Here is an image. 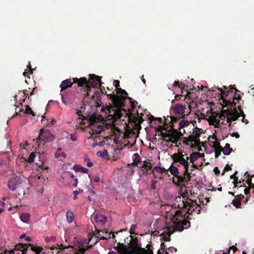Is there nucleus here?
I'll return each instance as SVG.
<instances>
[{"label":"nucleus","instance_id":"11","mask_svg":"<svg viewBox=\"0 0 254 254\" xmlns=\"http://www.w3.org/2000/svg\"><path fill=\"white\" fill-rule=\"evenodd\" d=\"M117 109L114 111V117L116 119L121 120L122 117L123 116H125V117H127L128 118V120H130L131 119V117H132V113L130 112V109H128V112L124 109V108H121V107L124 105H123L121 106L116 107L114 105H113Z\"/></svg>","mask_w":254,"mask_h":254},{"label":"nucleus","instance_id":"26","mask_svg":"<svg viewBox=\"0 0 254 254\" xmlns=\"http://www.w3.org/2000/svg\"><path fill=\"white\" fill-rule=\"evenodd\" d=\"M137 117H135V116H132L131 117V119L128 120L129 122H133L135 124H136L137 122L138 124H141L143 122V120L141 117H139L138 116V113H137Z\"/></svg>","mask_w":254,"mask_h":254},{"label":"nucleus","instance_id":"24","mask_svg":"<svg viewBox=\"0 0 254 254\" xmlns=\"http://www.w3.org/2000/svg\"><path fill=\"white\" fill-rule=\"evenodd\" d=\"M229 116L233 121H235L240 117V115L237 110L235 109L233 112L230 111Z\"/></svg>","mask_w":254,"mask_h":254},{"label":"nucleus","instance_id":"49","mask_svg":"<svg viewBox=\"0 0 254 254\" xmlns=\"http://www.w3.org/2000/svg\"><path fill=\"white\" fill-rule=\"evenodd\" d=\"M181 137L182 136H179L177 138H173V139H171V140H169V142H171L172 143L175 144L176 145H177L178 141L181 138Z\"/></svg>","mask_w":254,"mask_h":254},{"label":"nucleus","instance_id":"1","mask_svg":"<svg viewBox=\"0 0 254 254\" xmlns=\"http://www.w3.org/2000/svg\"><path fill=\"white\" fill-rule=\"evenodd\" d=\"M181 203L177 205L180 210L176 211L173 216V223L174 226L167 227L165 230L160 235L161 239L165 242L170 241V236L176 231L182 232L184 229L190 226V223L185 218L183 211L187 210V214L191 215L193 212H196L197 214L200 213L201 207L198 204L196 200L189 199L188 201L182 200V198L179 197Z\"/></svg>","mask_w":254,"mask_h":254},{"label":"nucleus","instance_id":"5","mask_svg":"<svg viewBox=\"0 0 254 254\" xmlns=\"http://www.w3.org/2000/svg\"><path fill=\"white\" fill-rule=\"evenodd\" d=\"M128 250L131 251L133 254H153L152 250L151 248L152 246L150 244H147L146 246L147 249L142 248L138 243V240L136 237L131 238V241L128 244Z\"/></svg>","mask_w":254,"mask_h":254},{"label":"nucleus","instance_id":"39","mask_svg":"<svg viewBox=\"0 0 254 254\" xmlns=\"http://www.w3.org/2000/svg\"><path fill=\"white\" fill-rule=\"evenodd\" d=\"M216 117L213 115H212L209 117V119H208V122H209V124L211 125H214V122L216 121Z\"/></svg>","mask_w":254,"mask_h":254},{"label":"nucleus","instance_id":"32","mask_svg":"<svg viewBox=\"0 0 254 254\" xmlns=\"http://www.w3.org/2000/svg\"><path fill=\"white\" fill-rule=\"evenodd\" d=\"M230 111L228 110H223L221 111L219 115V118L221 120L225 119L227 116H229Z\"/></svg>","mask_w":254,"mask_h":254},{"label":"nucleus","instance_id":"15","mask_svg":"<svg viewBox=\"0 0 254 254\" xmlns=\"http://www.w3.org/2000/svg\"><path fill=\"white\" fill-rule=\"evenodd\" d=\"M233 90H235L236 91V93H235V96L233 97V102H231L230 100H225L224 99H223V101L224 102V103H225L226 104V105H232L233 104L234 105H236V103H235L234 102L235 100H238V101H240L241 99V97L240 96V94H238L237 93V92H240V91H239L237 89H236V88H234V87H231L229 90L230 92H233Z\"/></svg>","mask_w":254,"mask_h":254},{"label":"nucleus","instance_id":"51","mask_svg":"<svg viewBox=\"0 0 254 254\" xmlns=\"http://www.w3.org/2000/svg\"><path fill=\"white\" fill-rule=\"evenodd\" d=\"M157 183V181L153 180L151 183V187L153 190H155L156 189V184Z\"/></svg>","mask_w":254,"mask_h":254},{"label":"nucleus","instance_id":"30","mask_svg":"<svg viewBox=\"0 0 254 254\" xmlns=\"http://www.w3.org/2000/svg\"><path fill=\"white\" fill-rule=\"evenodd\" d=\"M232 151V149L230 147V145L229 143H226L223 150H222L223 153L225 155H229Z\"/></svg>","mask_w":254,"mask_h":254},{"label":"nucleus","instance_id":"58","mask_svg":"<svg viewBox=\"0 0 254 254\" xmlns=\"http://www.w3.org/2000/svg\"><path fill=\"white\" fill-rule=\"evenodd\" d=\"M233 184H234L235 185V187H237V184H238V177H237V178H235L234 179V181L233 182Z\"/></svg>","mask_w":254,"mask_h":254},{"label":"nucleus","instance_id":"52","mask_svg":"<svg viewBox=\"0 0 254 254\" xmlns=\"http://www.w3.org/2000/svg\"><path fill=\"white\" fill-rule=\"evenodd\" d=\"M235 198H236L238 200H239L240 201H241V200L244 198L245 197L244 195L242 194H238L236 196H235Z\"/></svg>","mask_w":254,"mask_h":254},{"label":"nucleus","instance_id":"35","mask_svg":"<svg viewBox=\"0 0 254 254\" xmlns=\"http://www.w3.org/2000/svg\"><path fill=\"white\" fill-rule=\"evenodd\" d=\"M21 94V96L22 97V98H20L19 99L20 102H21L20 104H22V103H23L25 101V98L27 97L28 95L27 91L26 90H24L22 93L21 92H19L18 94Z\"/></svg>","mask_w":254,"mask_h":254},{"label":"nucleus","instance_id":"22","mask_svg":"<svg viewBox=\"0 0 254 254\" xmlns=\"http://www.w3.org/2000/svg\"><path fill=\"white\" fill-rule=\"evenodd\" d=\"M55 249H57L61 251L65 250L68 249H71V251H73V250H75L74 247L72 246H64L63 244H61L60 245H58V247H51V250H54Z\"/></svg>","mask_w":254,"mask_h":254},{"label":"nucleus","instance_id":"18","mask_svg":"<svg viewBox=\"0 0 254 254\" xmlns=\"http://www.w3.org/2000/svg\"><path fill=\"white\" fill-rule=\"evenodd\" d=\"M73 83L74 82H72L70 79H67L63 81L60 84V87L61 88V91L66 89L68 87H71Z\"/></svg>","mask_w":254,"mask_h":254},{"label":"nucleus","instance_id":"50","mask_svg":"<svg viewBox=\"0 0 254 254\" xmlns=\"http://www.w3.org/2000/svg\"><path fill=\"white\" fill-rule=\"evenodd\" d=\"M232 168L231 166H229L228 164L226 165L224 169V171H223L222 173V175H224L225 172L229 171L230 170H231Z\"/></svg>","mask_w":254,"mask_h":254},{"label":"nucleus","instance_id":"3","mask_svg":"<svg viewBox=\"0 0 254 254\" xmlns=\"http://www.w3.org/2000/svg\"><path fill=\"white\" fill-rule=\"evenodd\" d=\"M73 82L78 84L79 87H84L87 89V92L85 96H89L88 92L91 91V87H96L97 85L101 82V77L95 74H90L89 80H87L85 77H81L80 78H73Z\"/></svg>","mask_w":254,"mask_h":254},{"label":"nucleus","instance_id":"2","mask_svg":"<svg viewBox=\"0 0 254 254\" xmlns=\"http://www.w3.org/2000/svg\"><path fill=\"white\" fill-rule=\"evenodd\" d=\"M114 86L117 88L116 93L117 95L114 94H107L108 98L112 100L113 104L116 107H118L124 105L125 104V100L127 99H128L130 101H131L132 99L131 97L127 96L128 94L125 90L119 87L120 81L117 80H115L114 81Z\"/></svg>","mask_w":254,"mask_h":254},{"label":"nucleus","instance_id":"37","mask_svg":"<svg viewBox=\"0 0 254 254\" xmlns=\"http://www.w3.org/2000/svg\"><path fill=\"white\" fill-rule=\"evenodd\" d=\"M24 113L26 114H31L33 117L35 116V113L32 111V109L28 105L26 106Z\"/></svg>","mask_w":254,"mask_h":254},{"label":"nucleus","instance_id":"57","mask_svg":"<svg viewBox=\"0 0 254 254\" xmlns=\"http://www.w3.org/2000/svg\"><path fill=\"white\" fill-rule=\"evenodd\" d=\"M73 199H76L77 198V195L79 194V191L78 190H74L73 192Z\"/></svg>","mask_w":254,"mask_h":254},{"label":"nucleus","instance_id":"48","mask_svg":"<svg viewBox=\"0 0 254 254\" xmlns=\"http://www.w3.org/2000/svg\"><path fill=\"white\" fill-rule=\"evenodd\" d=\"M131 131L129 130H126L124 133V137L125 138L130 137Z\"/></svg>","mask_w":254,"mask_h":254},{"label":"nucleus","instance_id":"28","mask_svg":"<svg viewBox=\"0 0 254 254\" xmlns=\"http://www.w3.org/2000/svg\"><path fill=\"white\" fill-rule=\"evenodd\" d=\"M66 217L67 221L69 223H71L74 220V216L73 213L70 210H68L66 213Z\"/></svg>","mask_w":254,"mask_h":254},{"label":"nucleus","instance_id":"62","mask_svg":"<svg viewBox=\"0 0 254 254\" xmlns=\"http://www.w3.org/2000/svg\"><path fill=\"white\" fill-rule=\"evenodd\" d=\"M181 85V83L179 81H175L173 84V86L174 87L178 86L179 87V85Z\"/></svg>","mask_w":254,"mask_h":254},{"label":"nucleus","instance_id":"25","mask_svg":"<svg viewBox=\"0 0 254 254\" xmlns=\"http://www.w3.org/2000/svg\"><path fill=\"white\" fill-rule=\"evenodd\" d=\"M191 123V122L190 121H188V120H183L179 122V128L178 129L181 130V129L182 128H183L184 127H186L189 126V125H190Z\"/></svg>","mask_w":254,"mask_h":254},{"label":"nucleus","instance_id":"27","mask_svg":"<svg viewBox=\"0 0 254 254\" xmlns=\"http://www.w3.org/2000/svg\"><path fill=\"white\" fill-rule=\"evenodd\" d=\"M155 171L157 172H158V173H161V174L165 173L166 174H167V173L168 172V170L166 169H165L163 167H159V166H156L153 169V170L152 171V173L154 174Z\"/></svg>","mask_w":254,"mask_h":254},{"label":"nucleus","instance_id":"44","mask_svg":"<svg viewBox=\"0 0 254 254\" xmlns=\"http://www.w3.org/2000/svg\"><path fill=\"white\" fill-rule=\"evenodd\" d=\"M88 177L89 178H90V182H91L92 181H93L95 183H98L100 181L101 179H100V178L98 176H95L93 179L92 180L91 176L88 174Z\"/></svg>","mask_w":254,"mask_h":254},{"label":"nucleus","instance_id":"43","mask_svg":"<svg viewBox=\"0 0 254 254\" xmlns=\"http://www.w3.org/2000/svg\"><path fill=\"white\" fill-rule=\"evenodd\" d=\"M240 114H241L240 115H241L243 117V118L242 119V122L245 123L246 124H248L249 123V121L248 120L245 119L246 115L244 114L243 110L240 111Z\"/></svg>","mask_w":254,"mask_h":254},{"label":"nucleus","instance_id":"61","mask_svg":"<svg viewBox=\"0 0 254 254\" xmlns=\"http://www.w3.org/2000/svg\"><path fill=\"white\" fill-rule=\"evenodd\" d=\"M233 250L234 252H236V251L238 250V249L237 247H236L235 246H232L231 247H230L229 248V252L230 251V250Z\"/></svg>","mask_w":254,"mask_h":254},{"label":"nucleus","instance_id":"41","mask_svg":"<svg viewBox=\"0 0 254 254\" xmlns=\"http://www.w3.org/2000/svg\"><path fill=\"white\" fill-rule=\"evenodd\" d=\"M91 247H92L91 245L90 246H86L85 247L79 248L78 252L79 253V254H84L85 251L88 250Z\"/></svg>","mask_w":254,"mask_h":254},{"label":"nucleus","instance_id":"23","mask_svg":"<svg viewBox=\"0 0 254 254\" xmlns=\"http://www.w3.org/2000/svg\"><path fill=\"white\" fill-rule=\"evenodd\" d=\"M73 169L75 172H80L85 174L87 173L89 171L88 169L84 168L79 165H75Z\"/></svg>","mask_w":254,"mask_h":254},{"label":"nucleus","instance_id":"36","mask_svg":"<svg viewBox=\"0 0 254 254\" xmlns=\"http://www.w3.org/2000/svg\"><path fill=\"white\" fill-rule=\"evenodd\" d=\"M232 204L237 208H239L241 207V201L235 198L233 200Z\"/></svg>","mask_w":254,"mask_h":254},{"label":"nucleus","instance_id":"17","mask_svg":"<svg viewBox=\"0 0 254 254\" xmlns=\"http://www.w3.org/2000/svg\"><path fill=\"white\" fill-rule=\"evenodd\" d=\"M132 160L133 162L130 164V165L137 166L139 167V166L142 163L141 157L137 153H134L132 156Z\"/></svg>","mask_w":254,"mask_h":254},{"label":"nucleus","instance_id":"21","mask_svg":"<svg viewBox=\"0 0 254 254\" xmlns=\"http://www.w3.org/2000/svg\"><path fill=\"white\" fill-rule=\"evenodd\" d=\"M129 250L127 246L123 243L120 244V247L118 251L119 254H127Z\"/></svg>","mask_w":254,"mask_h":254},{"label":"nucleus","instance_id":"12","mask_svg":"<svg viewBox=\"0 0 254 254\" xmlns=\"http://www.w3.org/2000/svg\"><path fill=\"white\" fill-rule=\"evenodd\" d=\"M200 129L196 127L193 128V132L189 135L187 138H185V140H184V143L187 145H189L187 142H190L191 143L192 142L196 143L198 140L200 136Z\"/></svg>","mask_w":254,"mask_h":254},{"label":"nucleus","instance_id":"4","mask_svg":"<svg viewBox=\"0 0 254 254\" xmlns=\"http://www.w3.org/2000/svg\"><path fill=\"white\" fill-rule=\"evenodd\" d=\"M171 158L173 160V162L179 163L180 164L183 165L184 167V175L187 176V181H190V174L189 169V160L190 157L186 155L183 154L181 152H178L173 154L171 156ZM193 170H190V172H191Z\"/></svg>","mask_w":254,"mask_h":254},{"label":"nucleus","instance_id":"13","mask_svg":"<svg viewBox=\"0 0 254 254\" xmlns=\"http://www.w3.org/2000/svg\"><path fill=\"white\" fill-rule=\"evenodd\" d=\"M22 183V179L18 176H16L12 177L8 181L7 184L8 188L12 190H15L18 186Z\"/></svg>","mask_w":254,"mask_h":254},{"label":"nucleus","instance_id":"16","mask_svg":"<svg viewBox=\"0 0 254 254\" xmlns=\"http://www.w3.org/2000/svg\"><path fill=\"white\" fill-rule=\"evenodd\" d=\"M94 219L97 223L101 225L104 224L107 221V218L105 216L99 214L95 215Z\"/></svg>","mask_w":254,"mask_h":254},{"label":"nucleus","instance_id":"29","mask_svg":"<svg viewBox=\"0 0 254 254\" xmlns=\"http://www.w3.org/2000/svg\"><path fill=\"white\" fill-rule=\"evenodd\" d=\"M200 153L199 152L192 153L190 157V163H194V162L198 158L201 157Z\"/></svg>","mask_w":254,"mask_h":254},{"label":"nucleus","instance_id":"47","mask_svg":"<svg viewBox=\"0 0 254 254\" xmlns=\"http://www.w3.org/2000/svg\"><path fill=\"white\" fill-rule=\"evenodd\" d=\"M84 161L87 162V166L88 167H91L93 166V163L91 162L90 159L88 157H85Z\"/></svg>","mask_w":254,"mask_h":254},{"label":"nucleus","instance_id":"19","mask_svg":"<svg viewBox=\"0 0 254 254\" xmlns=\"http://www.w3.org/2000/svg\"><path fill=\"white\" fill-rule=\"evenodd\" d=\"M97 236L100 238V239L106 240L109 238H111V233L104 230H97Z\"/></svg>","mask_w":254,"mask_h":254},{"label":"nucleus","instance_id":"60","mask_svg":"<svg viewBox=\"0 0 254 254\" xmlns=\"http://www.w3.org/2000/svg\"><path fill=\"white\" fill-rule=\"evenodd\" d=\"M214 172L217 175H218L220 174V171L218 169V167H216L214 168Z\"/></svg>","mask_w":254,"mask_h":254},{"label":"nucleus","instance_id":"31","mask_svg":"<svg viewBox=\"0 0 254 254\" xmlns=\"http://www.w3.org/2000/svg\"><path fill=\"white\" fill-rule=\"evenodd\" d=\"M215 157L216 158H218L220 155L221 153L223 150V148L220 145V144H218L216 147H215Z\"/></svg>","mask_w":254,"mask_h":254},{"label":"nucleus","instance_id":"54","mask_svg":"<svg viewBox=\"0 0 254 254\" xmlns=\"http://www.w3.org/2000/svg\"><path fill=\"white\" fill-rule=\"evenodd\" d=\"M56 237H54V236H52V237H51L50 238H49V237H46L45 239V240L47 242H49L50 241L52 240L53 241H56Z\"/></svg>","mask_w":254,"mask_h":254},{"label":"nucleus","instance_id":"6","mask_svg":"<svg viewBox=\"0 0 254 254\" xmlns=\"http://www.w3.org/2000/svg\"><path fill=\"white\" fill-rule=\"evenodd\" d=\"M188 109L186 107L185 105H183L182 104L179 103L174 105L172 107V111L174 115L175 116V117L178 119V121L180 119L185 118L186 116H188L190 112V105L188 106ZM169 117V116H168ZM170 117H174V116H170Z\"/></svg>","mask_w":254,"mask_h":254},{"label":"nucleus","instance_id":"53","mask_svg":"<svg viewBox=\"0 0 254 254\" xmlns=\"http://www.w3.org/2000/svg\"><path fill=\"white\" fill-rule=\"evenodd\" d=\"M221 123L220 122V120L219 119H216V121L214 122V126L215 127H218L220 125Z\"/></svg>","mask_w":254,"mask_h":254},{"label":"nucleus","instance_id":"45","mask_svg":"<svg viewBox=\"0 0 254 254\" xmlns=\"http://www.w3.org/2000/svg\"><path fill=\"white\" fill-rule=\"evenodd\" d=\"M103 83L101 81V82H100L99 84L100 90L102 92V93L105 94L106 95H107L108 94L107 93V92L105 90V87L102 86Z\"/></svg>","mask_w":254,"mask_h":254},{"label":"nucleus","instance_id":"20","mask_svg":"<svg viewBox=\"0 0 254 254\" xmlns=\"http://www.w3.org/2000/svg\"><path fill=\"white\" fill-rule=\"evenodd\" d=\"M139 167L141 168H143L144 170H146L145 172L146 174H147V171L150 170L152 169V164L150 162L149 160H145V161L142 162V163L139 166Z\"/></svg>","mask_w":254,"mask_h":254},{"label":"nucleus","instance_id":"9","mask_svg":"<svg viewBox=\"0 0 254 254\" xmlns=\"http://www.w3.org/2000/svg\"><path fill=\"white\" fill-rule=\"evenodd\" d=\"M98 119L95 116H93L91 117L89 119L90 125L91 126V131L90 132L91 133L92 137H93V135L96 134H99L104 128V126L99 124L97 121Z\"/></svg>","mask_w":254,"mask_h":254},{"label":"nucleus","instance_id":"14","mask_svg":"<svg viewBox=\"0 0 254 254\" xmlns=\"http://www.w3.org/2000/svg\"><path fill=\"white\" fill-rule=\"evenodd\" d=\"M170 172L174 176L177 177L178 179V182L179 183H183V182H188L189 181H187V176L184 175V173L183 175H179V170L177 167L173 166H171L169 169Z\"/></svg>","mask_w":254,"mask_h":254},{"label":"nucleus","instance_id":"38","mask_svg":"<svg viewBox=\"0 0 254 254\" xmlns=\"http://www.w3.org/2000/svg\"><path fill=\"white\" fill-rule=\"evenodd\" d=\"M35 158V154L34 152H32L30 154L29 157L27 158L26 161L28 163H32L34 161Z\"/></svg>","mask_w":254,"mask_h":254},{"label":"nucleus","instance_id":"64","mask_svg":"<svg viewBox=\"0 0 254 254\" xmlns=\"http://www.w3.org/2000/svg\"><path fill=\"white\" fill-rule=\"evenodd\" d=\"M78 183V179L77 178L74 179V182L72 184L73 187H76Z\"/></svg>","mask_w":254,"mask_h":254},{"label":"nucleus","instance_id":"40","mask_svg":"<svg viewBox=\"0 0 254 254\" xmlns=\"http://www.w3.org/2000/svg\"><path fill=\"white\" fill-rule=\"evenodd\" d=\"M162 137H163V139L166 141V142H169V140H168L169 137H170V132H168L166 133H161Z\"/></svg>","mask_w":254,"mask_h":254},{"label":"nucleus","instance_id":"56","mask_svg":"<svg viewBox=\"0 0 254 254\" xmlns=\"http://www.w3.org/2000/svg\"><path fill=\"white\" fill-rule=\"evenodd\" d=\"M254 175H253L252 176H251L250 178H248V179L246 180V183L249 186L251 185L252 182V178L254 177Z\"/></svg>","mask_w":254,"mask_h":254},{"label":"nucleus","instance_id":"55","mask_svg":"<svg viewBox=\"0 0 254 254\" xmlns=\"http://www.w3.org/2000/svg\"><path fill=\"white\" fill-rule=\"evenodd\" d=\"M70 138L73 141H75L77 140L76 135L75 134H70Z\"/></svg>","mask_w":254,"mask_h":254},{"label":"nucleus","instance_id":"33","mask_svg":"<svg viewBox=\"0 0 254 254\" xmlns=\"http://www.w3.org/2000/svg\"><path fill=\"white\" fill-rule=\"evenodd\" d=\"M30 215L29 213H22L20 215V219L23 222L26 223L30 219Z\"/></svg>","mask_w":254,"mask_h":254},{"label":"nucleus","instance_id":"10","mask_svg":"<svg viewBox=\"0 0 254 254\" xmlns=\"http://www.w3.org/2000/svg\"><path fill=\"white\" fill-rule=\"evenodd\" d=\"M171 119V125L170 128L167 130V132H170V137L168 138V140H171L173 138H177L179 136H183V134L181 131H179L178 129H175V124L177 123L178 121V119L176 117H170Z\"/></svg>","mask_w":254,"mask_h":254},{"label":"nucleus","instance_id":"8","mask_svg":"<svg viewBox=\"0 0 254 254\" xmlns=\"http://www.w3.org/2000/svg\"><path fill=\"white\" fill-rule=\"evenodd\" d=\"M54 139V136L49 129H42L39 134L38 138L34 140V141H35V143L37 144V147H39L42 142H50L53 141Z\"/></svg>","mask_w":254,"mask_h":254},{"label":"nucleus","instance_id":"59","mask_svg":"<svg viewBox=\"0 0 254 254\" xmlns=\"http://www.w3.org/2000/svg\"><path fill=\"white\" fill-rule=\"evenodd\" d=\"M231 135L233 137H235L237 138H238L240 137V135L238 132H233L231 134Z\"/></svg>","mask_w":254,"mask_h":254},{"label":"nucleus","instance_id":"7","mask_svg":"<svg viewBox=\"0 0 254 254\" xmlns=\"http://www.w3.org/2000/svg\"><path fill=\"white\" fill-rule=\"evenodd\" d=\"M31 247V250L35 252L36 254H40L43 248L41 247H35L31 244H22L19 243L15 245L14 249L8 251V252L11 254L14 253L15 251H20L22 252V254H26L28 251V248Z\"/></svg>","mask_w":254,"mask_h":254},{"label":"nucleus","instance_id":"34","mask_svg":"<svg viewBox=\"0 0 254 254\" xmlns=\"http://www.w3.org/2000/svg\"><path fill=\"white\" fill-rule=\"evenodd\" d=\"M179 88L181 89L182 94L183 95L185 92L186 93V95H185L184 96H186L188 94L187 85L185 86L184 83L181 82V85H179Z\"/></svg>","mask_w":254,"mask_h":254},{"label":"nucleus","instance_id":"63","mask_svg":"<svg viewBox=\"0 0 254 254\" xmlns=\"http://www.w3.org/2000/svg\"><path fill=\"white\" fill-rule=\"evenodd\" d=\"M168 250L172 253L173 252H176L177 251V249L174 247H170Z\"/></svg>","mask_w":254,"mask_h":254},{"label":"nucleus","instance_id":"42","mask_svg":"<svg viewBox=\"0 0 254 254\" xmlns=\"http://www.w3.org/2000/svg\"><path fill=\"white\" fill-rule=\"evenodd\" d=\"M245 187V189H244V193L246 195L249 194V193H251L250 188L247 187L246 185H245L244 184L242 185H241L240 186V187Z\"/></svg>","mask_w":254,"mask_h":254},{"label":"nucleus","instance_id":"46","mask_svg":"<svg viewBox=\"0 0 254 254\" xmlns=\"http://www.w3.org/2000/svg\"><path fill=\"white\" fill-rule=\"evenodd\" d=\"M217 89L220 92V93L221 95V99L223 98L224 95H225V97H226L228 95V93L226 94L227 92H225L224 90H223V89L222 88L218 87V88H217Z\"/></svg>","mask_w":254,"mask_h":254}]
</instances>
